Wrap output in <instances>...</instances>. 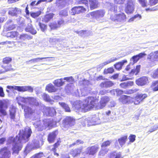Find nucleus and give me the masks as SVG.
<instances>
[{"label": "nucleus", "mask_w": 158, "mask_h": 158, "mask_svg": "<svg viewBox=\"0 0 158 158\" xmlns=\"http://www.w3.org/2000/svg\"><path fill=\"white\" fill-rule=\"evenodd\" d=\"M31 133V129L28 127L25 129L24 130H20L18 135L15 138H9L8 140V142L13 143L12 150L13 153H18L22 148L21 143H25L27 141Z\"/></svg>", "instance_id": "f257e3e1"}, {"label": "nucleus", "mask_w": 158, "mask_h": 158, "mask_svg": "<svg viewBox=\"0 0 158 158\" xmlns=\"http://www.w3.org/2000/svg\"><path fill=\"white\" fill-rule=\"evenodd\" d=\"M97 102L96 98L89 97L83 101H76L73 104L74 107L80 111L85 112L93 108Z\"/></svg>", "instance_id": "f03ea898"}, {"label": "nucleus", "mask_w": 158, "mask_h": 158, "mask_svg": "<svg viewBox=\"0 0 158 158\" xmlns=\"http://www.w3.org/2000/svg\"><path fill=\"white\" fill-rule=\"evenodd\" d=\"M36 122H33V125L36 130L39 131H42L44 127H49V128L53 127L56 124V122L52 120L49 119H44L42 122L40 120L37 119Z\"/></svg>", "instance_id": "7ed1b4c3"}, {"label": "nucleus", "mask_w": 158, "mask_h": 158, "mask_svg": "<svg viewBox=\"0 0 158 158\" xmlns=\"http://www.w3.org/2000/svg\"><path fill=\"white\" fill-rule=\"evenodd\" d=\"M102 120L103 118L101 121L98 117L94 116L92 118H83L80 119V121H81L82 125L84 126L85 125L86 123L88 126H90L99 124L103 123Z\"/></svg>", "instance_id": "20e7f679"}, {"label": "nucleus", "mask_w": 158, "mask_h": 158, "mask_svg": "<svg viewBox=\"0 0 158 158\" xmlns=\"http://www.w3.org/2000/svg\"><path fill=\"white\" fill-rule=\"evenodd\" d=\"M18 104L20 105H21L23 108L24 109V111L25 112V116L27 117H30L29 115H31L33 113V110L32 109L27 106H23L21 102H23L26 104H27V98H24L20 96H19L16 98Z\"/></svg>", "instance_id": "39448f33"}, {"label": "nucleus", "mask_w": 158, "mask_h": 158, "mask_svg": "<svg viewBox=\"0 0 158 158\" xmlns=\"http://www.w3.org/2000/svg\"><path fill=\"white\" fill-rule=\"evenodd\" d=\"M110 19L115 23L122 24L126 21L127 16L124 13H121L116 14L114 16H111Z\"/></svg>", "instance_id": "423d86ee"}, {"label": "nucleus", "mask_w": 158, "mask_h": 158, "mask_svg": "<svg viewBox=\"0 0 158 158\" xmlns=\"http://www.w3.org/2000/svg\"><path fill=\"white\" fill-rule=\"evenodd\" d=\"M135 0H127L125 4V11L127 15H130L133 13L135 9Z\"/></svg>", "instance_id": "0eeeda50"}, {"label": "nucleus", "mask_w": 158, "mask_h": 158, "mask_svg": "<svg viewBox=\"0 0 158 158\" xmlns=\"http://www.w3.org/2000/svg\"><path fill=\"white\" fill-rule=\"evenodd\" d=\"M7 89H15L19 92H24L26 91L30 92H32L33 91V89L30 86H7Z\"/></svg>", "instance_id": "6e6552de"}, {"label": "nucleus", "mask_w": 158, "mask_h": 158, "mask_svg": "<svg viewBox=\"0 0 158 158\" xmlns=\"http://www.w3.org/2000/svg\"><path fill=\"white\" fill-rule=\"evenodd\" d=\"M40 145L39 143V141L36 140H34L32 143H29L27 144L24 152V153L25 155H26L27 153V152L33 149L38 148H40Z\"/></svg>", "instance_id": "1a4fd4ad"}, {"label": "nucleus", "mask_w": 158, "mask_h": 158, "mask_svg": "<svg viewBox=\"0 0 158 158\" xmlns=\"http://www.w3.org/2000/svg\"><path fill=\"white\" fill-rule=\"evenodd\" d=\"M75 124V119L72 118L67 117L63 120L61 126L67 129L69 127L73 126Z\"/></svg>", "instance_id": "9d476101"}, {"label": "nucleus", "mask_w": 158, "mask_h": 158, "mask_svg": "<svg viewBox=\"0 0 158 158\" xmlns=\"http://www.w3.org/2000/svg\"><path fill=\"white\" fill-rule=\"evenodd\" d=\"M91 90V89L88 86H85L81 89L79 90H77L76 94L77 96H85L90 93Z\"/></svg>", "instance_id": "9b49d317"}, {"label": "nucleus", "mask_w": 158, "mask_h": 158, "mask_svg": "<svg viewBox=\"0 0 158 158\" xmlns=\"http://www.w3.org/2000/svg\"><path fill=\"white\" fill-rule=\"evenodd\" d=\"M119 102L123 104H129L132 103L134 101V99L130 96L126 95H122L119 99Z\"/></svg>", "instance_id": "f8f14e48"}, {"label": "nucleus", "mask_w": 158, "mask_h": 158, "mask_svg": "<svg viewBox=\"0 0 158 158\" xmlns=\"http://www.w3.org/2000/svg\"><path fill=\"white\" fill-rule=\"evenodd\" d=\"M86 11V9L83 6H75L71 9L70 13L71 15H74L76 14L85 12Z\"/></svg>", "instance_id": "ddd939ff"}, {"label": "nucleus", "mask_w": 158, "mask_h": 158, "mask_svg": "<svg viewBox=\"0 0 158 158\" xmlns=\"http://www.w3.org/2000/svg\"><path fill=\"white\" fill-rule=\"evenodd\" d=\"M135 82L138 85L142 86L148 84L149 81L148 77L143 76L137 79Z\"/></svg>", "instance_id": "4468645a"}, {"label": "nucleus", "mask_w": 158, "mask_h": 158, "mask_svg": "<svg viewBox=\"0 0 158 158\" xmlns=\"http://www.w3.org/2000/svg\"><path fill=\"white\" fill-rule=\"evenodd\" d=\"M94 19H96L98 21H100L103 17L105 13L103 10H97L93 11Z\"/></svg>", "instance_id": "2eb2a0df"}, {"label": "nucleus", "mask_w": 158, "mask_h": 158, "mask_svg": "<svg viewBox=\"0 0 158 158\" xmlns=\"http://www.w3.org/2000/svg\"><path fill=\"white\" fill-rule=\"evenodd\" d=\"M99 148L98 145H94L88 147L86 149V153L89 155H94L98 151Z\"/></svg>", "instance_id": "dca6fc26"}, {"label": "nucleus", "mask_w": 158, "mask_h": 158, "mask_svg": "<svg viewBox=\"0 0 158 158\" xmlns=\"http://www.w3.org/2000/svg\"><path fill=\"white\" fill-rule=\"evenodd\" d=\"M110 98L107 96H103L102 97L99 102L100 106L99 108L102 109L104 107L107 103L110 101Z\"/></svg>", "instance_id": "f3484780"}, {"label": "nucleus", "mask_w": 158, "mask_h": 158, "mask_svg": "<svg viewBox=\"0 0 158 158\" xmlns=\"http://www.w3.org/2000/svg\"><path fill=\"white\" fill-rule=\"evenodd\" d=\"M148 59L152 62L158 61V51L150 53L148 55Z\"/></svg>", "instance_id": "a211bd4d"}, {"label": "nucleus", "mask_w": 158, "mask_h": 158, "mask_svg": "<svg viewBox=\"0 0 158 158\" xmlns=\"http://www.w3.org/2000/svg\"><path fill=\"white\" fill-rule=\"evenodd\" d=\"M106 5L107 6L109 13L110 12H113L114 13H116L119 11V10L118 9L117 5H114L113 3L108 2L107 3Z\"/></svg>", "instance_id": "6ab92c4d"}, {"label": "nucleus", "mask_w": 158, "mask_h": 158, "mask_svg": "<svg viewBox=\"0 0 158 158\" xmlns=\"http://www.w3.org/2000/svg\"><path fill=\"white\" fill-rule=\"evenodd\" d=\"M0 154L2 155V157H0V158H9L10 155V152L6 147L0 150Z\"/></svg>", "instance_id": "aec40b11"}, {"label": "nucleus", "mask_w": 158, "mask_h": 158, "mask_svg": "<svg viewBox=\"0 0 158 158\" xmlns=\"http://www.w3.org/2000/svg\"><path fill=\"white\" fill-rule=\"evenodd\" d=\"M8 107L6 103L3 102L2 101H0V112L2 114L5 115L6 114V109Z\"/></svg>", "instance_id": "412c9836"}, {"label": "nucleus", "mask_w": 158, "mask_h": 158, "mask_svg": "<svg viewBox=\"0 0 158 158\" xmlns=\"http://www.w3.org/2000/svg\"><path fill=\"white\" fill-rule=\"evenodd\" d=\"M57 133V131H55L49 134L48 137V140L50 143H52L54 142Z\"/></svg>", "instance_id": "4be33fe9"}, {"label": "nucleus", "mask_w": 158, "mask_h": 158, "mask_svg": "<svg viewBox=\"0 0 158 158\" xmlns=\"http://www.w3.org/2000/svg\"><path fill=\"white\" fill-rule=\"evenodd\" d=\"M63 78L60 79H57L54 81L53 83L54 85L58 87H60L63 86L65 83V81H63Z\"/></svg>", "instance_id": "5701e85b"}, {"label": "nucleus", "mask_w": 158, "mask_h": 158, "mask_svg": "<svg viewBox=\"0 0 158 158\" xmlns=\"http://www.w3.org/2000/svg\"><path fill=\"white\" fill-rule=\"evenodd\" d=\"M27 104L37 106L39 103L36 100L35 98L33 97H28Z\"/></svg>", "instance_id": "b1692460"}, {"label": "nucleus", "mask_w": 158, "mask_h": 158, "mask_svg": "<svg viewBox=\"0 0 158 158\" xmlns=\"http://www.w3.org/2000/svg\"><path fill=\"white\" fill-rule=\"evenodd\" d=\"M10 114L11 119L14 120L15 118L16 113V108L13 106H11L10 109Z\"/></svg>", "instance_id": "393cba45"}, {"label": "nucleus", "mask_w": 158, "mask_h": 158, "mask_svg": "<svg viewBox=\"0 0 158 158\" xmlns=\"http://www.w3.org/2000/svg\"><path fill=\"white\" fill-rule=\"evenodd\" d=\"M46 89L49 92H54L56 91L57 89L52 84L50 83L47 85Z\"/></svg>", "instance_id": "a878e982"}, {"label": "nucleus", "mask_w": 158, "mask_h": 158, "mask_svg": "<svg viewBox=\"0 0 158 158\" xmlns=\"http://www.w3.org/2000/svg\"><path fill=\"white\" fill-rule=\"evenodd\" d=\"M114 85L113 83L110 81H106L102 82L100 84V86L102 88H106L112 86Z\"/></svg>", "instance_id": "bb28decb"}, {"label": "nucleus", "mask_w": 158, "mask_h": 158, "mask_svg": "<svg viewBox=\"0 0 158 158\" xmlns=\"http://www.w3.org/2000/svg\"><path fill=\"white\" fill-rule=\"evenodd\" d=\"M127 61L126 60H123L120 62L117 63L114 65L115 68L118 70H121L122 68V66L124 63H127Z\"/></svg>", "instance_id": "cd10ccee"}, {"label": "nucleus", "mask_w": 158, "mask_h": 158, "mask_svg": "<svg viewBox=\"0 0 158 158\" xmlns=\"http://www.w3.org/2000/svg\"><path fill=\"white\" fill-rule=\"evenodd\" d=\"M117 95L118 96L120 95L123 93L126 94H131L133 92V91L132 90H129L127 91H123L122 90L118 89H116Z\"/></svg>", "instance_id": "c85d7f7f"}, {"label": "nucleus", "mask_w": 158, "mask_h": 158, "mask_svg": "<svg viewBox=\"0 0 158 158\" xmlns=\"http://www.w3.org/2000/svg\"><path fill=\"white\" fill-rule=\"evenodd\" d=\"M26 31L28 32L33 35H35L36 33V31L34 30L32 27L31 24H28L27 27L25 28Z\"/></svg>", "instance_id": "c756f323"}, {"label": "nucleus", "mask_w": 158, "mask_h": 158, "mask_svg": "<svg viewBox=\"0 0 158 158\" xmlns=\"http://www.w3.org/2000/svg\"><path fill=\"white\" fill-rule=\"evenodd\" d=\"M19 12H20V9L17 8H12L10 9L9 14L12 16H15L18 14Z\"/></svg>", "instance_id": "7c9ffc66"}, {"label": "nucleus", "mask_w": 158, "mask_h": 158, "mask_svg": "<svg viewBox=\"0 0 158 158\" xmlns=\"http://www.w3.org/2000/svg\"><path fill=\"white\" fill-rule=\"evenodd\" d=\"M89 4L91 9L97 8L98 4V2L96 0H89Z\"/></svg>", "instance_id": "2f4dec72"}, {"label": "nucleus", "mask_w": 158, "mask_h": 158, "mask_svg": "<svg viewBox=\"0 0 158 158\" xmlns=\"http://www.w3.org/2000/svg\"><path fill=\"white\" fill-rule=\"evenodd\" d=\"M42 96L43 98L45 101L49 102L52 104L53 103V101L50 99L49 96L48 94L46 93H43Z\"/></svg>", "instance_id": "473e14b6"}, {"label": "nucleus", "mask_w": 158, "mask_h": 158, "mask_svg": "<svg viewBox=\"0 0 158 158\" xmlns=\"http://www.w3.org/2000/svg\"><path fill=\"white\" fill-rule=\"evenodd\" d=\"M76 32L79 35L83 37L88 36L90 35V32L89 31H86L81 30L79 31H77Z\"/></svg>", "instance_id": "72a5a7b5"}, {"label": "nucleus", "mask_w": 158, "mask_h": 158, "mask_svg": "<svg viewBox=\"0 0 158 158\" xmlns=\"http://www.w3.org/2000/svg\"><path fill=\"white\" fill-rule=\"evenodd\" d=\"M19 40L24 41L26 39H32V36L28 35L27 34H23L20 35L18 38Z\"/></svg>", "instance_id": "f704fd0d"}, {"label": "nucleus", "mask_w": 158, "mask_h": 158, "mask_svg": "<svg viewBox=\"0 0 158 158\" xmlns=\"http://www.w3.org/2000/svg\"><path fill=\"white\" fill-rule=\"evenodd\" d=\"M54 14L52 13L46 15L43 19V20L45 22H48L53 17Z\"/></svg>", "instance_id": "c9c22d12"}, {"label": "nucleus", "mask_w": 158, "mask_h": 158, "mask_svg": "<svg viewBox=\"0 0 158 158\" xmlns=\"http://www.w3.org/2000/svg\"><path fill=\"white\" fill-rule=\"evenodd\" d=\"M19 35V33L17 31H11L8 32L7 34V36L8 37H10L11 38H15Z\"/></svg>", "instance_id": "e433bc0d"}, {"label": "nucleus", "mask_w": 158, "mask_h": 158, "mask_svg": "<svg viewBox=\"0 0 158 158\" xmlns=\"http://www.w3.org/2000/svg\"><path fill=\"white\" fill-rule=\"evenodd\" d=\"M59 104L65 110L66 112H70V109L67 104L62 102H59Z\"/></svg>", "instance_id": "4c0bfd02"}, {"label": "nucleus", "mask_w": 158, "mask_h": 158, "mask_svg": "<svg viewBox=\"0 0 158 158\" xmlns=\"http://www.w3.org/2000/svg\"><path fill=\"white\" fill-rule=\"evenodd\" d=\"M116 119L117 118L116 117L112 116L110 117H108L107 118H103V120H102V122L104 123L110 121H114L116 120Z\"/></svg>", "instance_id": "58836bf2"}, {"label": "nucleus", "mask_w": 158, "mask_h": 158, "mask_svg": "<svg viewBox=\"0 0 158 158\" xmlns=\"http://www.w3.org/2000/svg\"><path fill=\"white\" fill-rule=\"evenodd\" d=\"M81 152V150L79 149H76L74 150H72L70 152V154L72 155L74 157L78 155Z\"/></svg>", "instance_id": "ea45409f"}, {"label": "nucleus", "mask_w": 158, "mask_h": 158, "mask_svg": "<svg viewBox=\"0 0 158 158\" xmlns=\"http://www.w3.org/2000/svg\"><path fill=\"white\" fill-rule=\"evenodd\" d=\"M127 139V136H125L118 139L119 144L121 146H122L125 143Z\"/></svg>", "instance_id": "a19ab883"}, {"label": "nucleus", "mask_w": 158, "mask_h": 158, "mask_svg": "<svg viewBox=\"0 0 158 158\" xmlns=\"http://www.w3.org/2000/svg\"><path fill=\"white\" fill-rule=\"evenodd\" d=\"M140 68V65H137L135 69L131 70L130 73L131 74H134L135 75H137L139 72Z\"/></svg>", "instance_id": "79ce46f5"}, {"label": "nucleus", "mask_w": 158, "mask_h": 158, "mask_svg": "<svg viewBox=\"0 0 158 158\" xmlns=\"http://www.w3.org/2000/svg\"><path fill=\"white\" fill-rule=\"evenodd\" d=\"M108 151L109 149L107 148L101 147V149L99 153V155L101 156H103L108 152Z\"/></svg>", "instance_id": "37998d69"}, {"label": "nucleus", "mask_w": 158, "mask_h": 158, "mask_svg": "<svg viewBox=\"0 0 158 158\" xmlns=\"http://www.w3.org/2000/svg\"><path fill=\"white\" fill-rule=\"evenodd\" d=\"M111 157H115V158H123L120 152L117 153L116 152H113L111 154Z\"/></svg>", "instance_id": "c03bdc74"}, {"label": "nucleus", "mask_w": 158, "mask_h": 158, "mask_svg": "<svg viewBox=\"0 0 158 158\" xmlns=\"http://www.w3.org/2000/svg\"><path fill=\"white\" fill-rule=\"evenodd\" d=\"M11 67L12 66L11 64H9L7 66H5L4 65L2 66L4 73L13 70V69L11 68Z\"/></svg>", "instance_id": "a18cd8bd"}, {"label": "nucleus", "mask_w": 158, "mask_h": 158, "mask_svg": "<svg viewBox=\"0 0 158 158\" xmlns=\"http://www.w3.org/2000/svg\"><path fill=\"white\" fill-rule=\"evenodd\" d=\"M50 57H41L40 58L38 57L35 58H34L28 61V62H31L32 63H37L39 62L40 60H42L43 59H46L47 58H49Z\"/></svg>", "instance_id": "49530a36"}, {"label": "nucleus", "mask_w": 158, "mask_h": 158, "mask_svg": "<svg viewBox=\"0 0 158 158\" xmlns=\"http://www.w3.org/2000/svg\"><path fill=\"white\" fill-rule=\"evenodd\" d=\"M89 82L88 80L85 79L81 80L79 81V84L80 85L82 86H86V85H88L89 84Z\"/></svg>", "instance_id": "de8ad7c7"}, {"label": "nucleus", "mask_w": 158, "mask_h": 158, "mask_svg": "<svg viewBox=\"0 0 158 158\" xmlns=\"http://www.w3.org/2000/svg\"><path fill=\"white\" fill-rule=\"evenodd\" d=\"M139 59L137 55L134 56L130 60L131 64L133 65L135 63H136Z\"/></svg>", "instance_id": "09e8293b"}, {"label": "nucleus", "mask_w": 158, "mask_h": 158, "mask_svg": "<svg viewBox=\"0 0 158 158\" xmlns=\"http://www.w3.org/2000/svg\"><path fill=\"white\" fill-rule=\"evenodd\" d=\"M135 101H134V104L136 105H138L139 104L140 102H142L141 98H140L139 94L137 95L135 97Z\"/></svg>", "instance_id": "8fccbe9b"}, {"label": "nucleus", "mask_w": 158, "mask_h": 158, "mask_svg": "<svg viewBox=\"0 0 158 158\" xmlns=\"http://www.w3.org/2000/svg\"><path fill=\"white\" fill-rule=\"evenodd\" d=\"M50 107L44 106L43 110L44 114L46 116H48L49 115V112L50 111Z\"/></svg>", "instance_id": "3c124183"}, {"label": "nucleus", "mask_w": 158, "mask_h": 158, "mask_svg": "<svg viewBox=\"0 0 158 158\" xmlns=\"http://www.w3.org/2000/svg\"><path fill=\"white\" fill-rule=\"evenodd\" d=\"M111 143V141L110 140H107L103 142L102 145L101 147L105 148H107V147L109 146Z\"/></svg>", "instance_id": "603ef678"}, {"label": "nucleus", "mask_w": 158, "mask_h": 158, "mask_svg": "<svg viewBox=\"0 0 158 158\" xmlns=\"http://www.w3.org/2000/svg\"><path fill=\"white\" fill-rule=\"evenodd\" d=\"M68 11L67 9L63 10L60 12V15L62 17H65L68 15Z\"/></svg>", "instance_id": "864d4df0"}, {"label": "nucleus", "mask_w": 158, "mask_h": 158, "mask_svg": "<svg viewBox=\"0 0 158 158\" xmlns=\"http://www.w3.org/2000/svg\"><path fill=\"white\" fill-rule=\"evenodd\" d=\"M114 69L113 68L110 67L107 69H105L104 70V74L111 73L114 72Z\"/></svg>", "instance_id": "5fc2aeb1"}, {"label": "nucleus", "mask_w": 158, "mask_h": 158, "mask_svg": "<svg viewBox=\"0 0 158 158\" xmlns=\"http://www.w3.org/2000/svg\"><path fill=\"white\" fill-rule=\"evenodd\" d=\"M151 75L152 77L154 78L158 77V68L152 72Z\"/></svg>", "instance_id": "6e6d98bb"}, {"label": "nucleus", "mask_w": 158, "mask_h": 158, "mask_svg": "<svg viewBox=\"0 0 158 158\" xmlns=\"http://www.w3.org/2000/svg\"><path fill=\"white\" fill-rule=\"evenodd\" d=\"M158 2V0H149V2L148 3V6L150 5L151 6L156 5Z\"/></svg>", "instance_id": "4d7b16f0"}, {"label": "nucleus", "mask_w": 158, "mask_h": 158, "mask_svg": "<svg viewBox=\"0 0 158 158\" xmlns=\"http://www.w3.org/2000/svg\"><path fill=\"white\" fill-rule=\"evenodd\" d=\"M88 0H80L78 1V3L79 4H83L85 5V6L88 8Z\"/></svg>", "instance_id": "13d9d810"}, {"label": "nucleus", "mask_w": 158, "mask_h": 158, "mask_svg": "<svg viewBox=\"0 0 158 158\" xmlns=\"http://www.w3.org/2000/svg\"><path fill=\"white\" fill-rule=\"evenodd\" d=\"M141 6L143 7L148 6V3L145 0H138Z\"/></svg>", "instance_id": "bf43d9fd"}, {"label": "nucleus", "mask_w": 158, "mask_h": 158, "mask_svg": "<svg viewBox=\"0 0 158 158\" xmlns=\"http://www.w3.org/2000/svg\"><path fill=\"white\" fill-rule=\"evenodd\" d=\"M12 60V59L10 57H6L3 59V62L4 64H8Z\"/></svg>", "instance_id": "052dcab7"}, {"label": "nucleus", "mask_w": 158, "mask_h": 158, "mask_svg": "<svg viewBox=\"0 0 158 158\" xmlns=\"http://www.w3.org/2000/svg\"><path fill=\"white\" fill-rule=\"evenodd\" d=\"M50 111L49 112V115L51 116H53L56 114V112L55 109L53 107H50Z\"/></svg>", "instance_id": "680f3d73"}, {"label": "nucleus", "mask_w": 158, "mask_h": 158, "mask_svg": "<svg viewBox=\"0 0 158 158\" xmlns=\"http://www.w3.org/2000/svg\"><path fill=\"white\" fill-rule=\"evenodd\" d=\"M119 59V57H114L111 58L110 59H109V60H107L106 61L107 64H109L111 63L114 62L118 60Z\"/></svg>", "instance_id": "e2e57ef3"}, {"label": "nucleus", "mask_w": 158, "mask_h": 158, "mask_svg": "<svg viewBox=\"0 0 158 158\" xmlns=\"http://www.w3.org/2000/svg\"><path fill=\"white\" fill-rule=\"evenodd\" d=\"M41 14V11H39L36 12H33L31 14V15L34 18H36L39 16Z\"/></svg>", "instance_id": "0e129e2a"}, {"label": "nucleus", "mask_w": 158, "mask_h": 158, "mask_svg": "<svg viewBox=\"0 0 158 158\" xmlns=\"http://www.w3.org/2000/svg\"><path fill=\"white\" fill-rule=\"evenodd\" d=\"M43 156V153H39L33 156L30 158H42Z\"/></svg>", "instance_id": "69168bd1"}, {"label": "nucleus", "mask_w": 158, "mask_h": 158, "mask_svg": "<svg viewBox=\"0 0 158 158\" xmlns=\"http://www.w3.org/2000/svg\"><path fill=\"white\" fill-rule=\"evenodd\" d=\"M107 64L106 61H105L102 63H101L97 66V69L98 70H100L101 69H102L104 66L107 65Z\"/></svg>", "instance_id": "338daca9"}, {"label": "nucleus", "mask_w": 158, "mask_h": 158, "mask_svg": "<svg viewBox=\"0 0 158 158\" xmlns=\"http://www.w3.org/2000/svg\"><path fill=\"white\" fill-rule=\"evenodd\" d=\"M153 86L154 87L153 88L154 91H156L158 90V80L156 81L153 83Z\"/></svg>", "instance_id": "774afa93"}]
</instances>
